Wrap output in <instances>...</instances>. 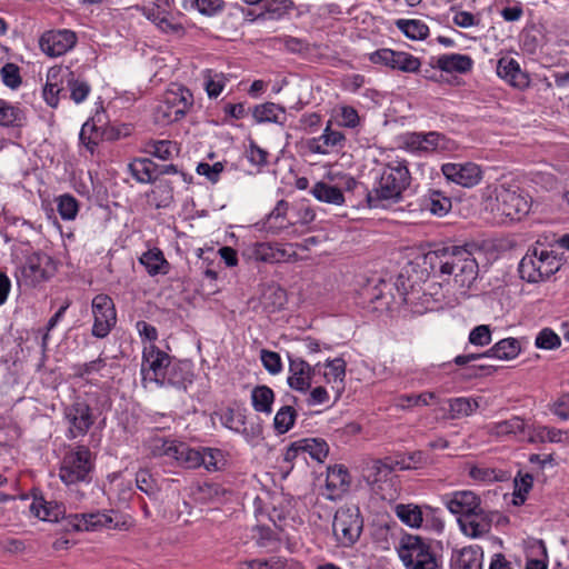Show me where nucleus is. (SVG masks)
<instances>
[{
  "label": "nucleus",
  "instance_id": "1",
  "mask_svg": "<svg viewBox=\"0 0 569 569\" xmlns=\"http://www.w3.org/2000/svg\"><path fill=\"white\" fill-rule=\"evenodd\" d=\"M411 180L410 171L405 161L395 166L388 163L377 186L367 191L366 202L370 209L385 208V201L398 203L402 199L403 191L409 187Z\"/></svg>",
  "mask_w": 569,
  "mask_h": 569
},
{
  "label": "nucleus",
  "instance_id": "2",
  "mask_svg": "<svg viewBox=\"0 0 569 569\" xmlns=\"http://www.w3.org/2000/svg\"><path fill=\"white\" fill-rule=\"evenodd\" d=\"M433 545L430 538L403 533L396 549L407 569H441V555L435 550Z\"/></svg>",
  "mask_w": 569,
  "mask_h": 569
},
{
  "label": "nucleus",
  "instance_id": "3",
  "mask_svg": "<svg viewBox=\"0 0 569 569\" xmlns=\"http://www.w3.org/2000/svg\"><path fill=\"white\" fill-rule=\"evenodd\" d=\"M560 266V260L553 254V251L533 247L520 260L518 272L522 280L538 283L555 274Z\"/></svg>",
  "mask_w": 569,
  "mask_h": 569
},
{
  "label": "nucleus",
  "instance_id": "4",
  "mask_svg": "<svg viewBox=\"0 0 569 569\" xmlns=\"http://www.w3.org/2000/svg\"><path fill=\"white\" fill-rule=\"evenodd\" d=\"M363 517L357 505H345L337 509L332 532L338 546L350 548L355 546L363 531Z\"/></svg>",
  "mask_w": 569,
  "mask_h": 569
},
{
  "label": "nucleus",
  "instance_id": "5",
  "mask_svg": "<svg viewBox=\"0 0 569 569\" xmlns=\"http://www.w3.org/2000/svg\"><path fill=\"white\" fill-rule=\"evenodd\" d=\"M94 465L91 459V451L84 445L77 446L73 450L68 451L62 460L59 476L66 485H73L77 482H89L91 480L90 473Z\"/></svg>",
  "mask_w": 569,
  "mask_h": 569
},
{
  "label": "nucleus",
  "instance_id": "6",
  "mask_svg": "<svg viewBox=\"0 0 569 569\" xmlns=\"http://www.w3.org/2000/svg\"><path fill=\"white\" fill-rule=\"evenodd\" d=\"M52 259L43 252H33L26 262L18 268L16 278L18 284L34 288L53 276Z\"/></svg>",
  "mask_w": 569,
  "mask_h": 569
},
{
  "label": "nucleus",
  "instance_id": "7",
  "mask_svg": "<svg viewBox=\"0 0 569 569\" xmlns=\"http://www.w3.org/2000/svg\"><path fill=\"white\" fill-rule=\"evenodd\" d=\"M492 210L511 221H519L528 214L530 203L521 193L501 186L496 189V203Z\"/></svg>",
  "mask_w": 569,
  "mask_h": 569
},
{
  "label": "nucleus",
  "instance_id": "8",
  "mask_svg": "<svg viewBox=\"0 0 569 569\" xmlns=\"http://www.w3.org/2000/svg\"><path fill=\"white\" fill-rule=\"evenodd\" d=\"M93 326L91 335L98 339L106 338L117 323V312L113 300L104 293L92 299Z\"/></svg>",
  "mask_w": 569,
  "mask_h": 569
},
{
  "label": "nucleus",
  "instance_id": "9",
  "mask_svg": "<svg viewBox=\"0 0 569 569\" xmlns=\"http://www.w3.org/2000/svg\"><path fill=\"white\" fill-rule=\"evenodd\" d=\"M63 415L69 423L67 438L70 440L87 435L96 420L90 405L80 398L67 406Z\"/></svg>",
  "mask_w": 569,
  "mask_h": 569
},
{
  "label": "nucleus",
  "instance_id": "10",
  "mask_svg": "<svg viewBox=\"0 0 569 569\" xmlns=\"http://www.w3.org/2000/svg\"><path fill=\"white\" fill-rule=\"evenodd\" d=\"M160 449L161 455L173 458L179 466L186 469L199 468L204 462L201 448H191L186 442L163 440Z\"/></svg>",
  "mask_w": 569,
  "mask_h": 569
},
{
  "label": "nucleus",
  "instance_id": "11",
  "mask_svg": "<svg viewBox=\"0 0 569 569\" xmlns=\"http://www.w3.org/2000/svg\"><path fill=\"white\" fill-rule=\"evenodd\" d=\"M77 43V36L71 30H51L44 32L39 40L41 50L49 57H60Z\"/></svg>",
  "mask_w": 569,
  "mask_h": 569
},
{
  "label": "nucleus",
  "instance_id": "12",
  "mask_svg": "<svg viewBox=\"0 0 569 569\" xmlns=\"http://www.w3.org/2000/svg\"><path fill=\"white\" fill-rule=\"evenodd\" d=\"M441 171L447 180L465 188L477 186L482 178L481 168L473 162L445 163Z\"/></svg>",
  "mask_w": 569,
  "mask_h": 569
},
{
  "label": "nucleus",
  "instance_id": "13",
  "mask_svg": "<svg viewBox=\"0 0 569 569\" xmlns=\"http://www.w3.org/2000/svg\"><path fill=\"white\" fill-rule=\"evenodd\" d=\"M194 375L190 362L172 360L169 367L163 371L159 387H171L179 391H187L188 387L192 385Z\"/></svg>",
  "mask_w": 569,
  "mask_h": 569
},
{
  "label": "nucleus",
  "instance_id": "14",
  "mask_svg": "<svg viewBox=\"0 0 569 569\" xmlns=\"http://www.w3.org/2000/svg\"><path fill=\"white\" fill-rule=\"evenodd\" d=\"M443 499L446 507L453 515L471 518L475 513H481V499L472 491H456Z\"/></svg>",
  "mask_w": 569,
  "mask_h": 569
},
{
  "label": "nucleus",
  "instance_id": "15",
  "mask_svg": "<svg viewBox=\"0 0 569 569\" xmlns=\"http://www.w3.org/2000/svg\"><path fill=\"white\" fill-rule=\"evenodd\" d=\"M222 425L236 432L241 433L246 440L252 441L262 436V426L260 423L246 426L247 417L244 410H234L228 407L221 416Z\"/></svg>",
  "mask_w": 569,
  "mask_h": 569
},
{
  "label": "nucleus",
  "instance_id": "16",
  "mask_svg": "<svg viewBox=\"0 0 569 569\" xmlns=\"http://www.w3.org/2000/svg\"><path fill=\"white\" fill-rule=\"evenodd\" d=\"M31 513L43 521L59 522L64 518L66 507L61 502L47 501L38 490L33 489V501L30 505Z\"/></svg>",
  "mask_w": 569,
  "mask_h": 569
},
{
  "label": "nucleus",
  "instance_id": "17",
  "mask_svg": "<svg viewBox=\"0 0 569 569\" xmlns=\"http://www.w3.org/2000/svg\"><path fill=\"white\" fill-rule=\"evenodd\" d=\"M142 360V372H144L146 365H148V369L152 372L150 380L158 385L161 376H163V371L171 363L172 358L166 351L151 345L149 348H144Z\"/></svg>",
  "mask_w": 569,
  "mask_h": 569
},
{
  "label": "nucleus",
  "instance_id": "18",
  "mask_svg": "<svg viewBox=\"0 0 569 569\" xmlns=\"http://www.w3.org/2000/svg\"><path fill=\"white\" fill-rule=\"evenodd\" d=\"M497 73L501 79L519 90H523L530 84L529 74L521 70L515 59L501 58L497 64Z\"/></svg>",
  "mask_w": 569,
  "mask_h": 569
},
{
  "label": "nucleus",
  "instance_id": "19",
  "mask_svg": "<svg viewBox=\"0 0 569 569\" xmlns=\"http://www.w3.org/2000/svg\"><path fill=\"white\" fill-rule=\"evenodd\" d=\"M473 60L471 57L461 53L442 54L440 57L431 58L429 67L437 68L447 73H467L471 71Z\"/></svg>",
  "mask_w": 569,
  "mask_h": 569
},
{
  "label": "nucleus",
  "instance_id": "20",
  "mask_svg": "<svg viewBox=\"0 0 569 569\" xmlns=\"http://www.w3.org/2000/svg\"><path fill=\"white\" fill-rule=\"evenodd\" d=\"M482 548L480 546H468L452 552L450 569H482Z\"/></svg>",
  "mask_w": 569,
  "mask_h": 569
},
{
  "label": "nucleus",
  "instance_id": "21",
  "mask_svg": "<svg viewBox=\"0 0 569 569\" xmlns=\"http://www.w3.org/2000/svg\"><path fill=\"white\" fill-rule=\"evenodd\" d=\"M63 69L61 67H52L47 73V82L42 89L44 101L51 108H57L60 94L64 91Z\"/></svg>",
  "mask_w": 569,
  "mask_h": 569
},
{
  "label": "nucleus",
  "instance_id": "22",
  "mask_svg": "<svg viewBox=\"0 0 569 569\" xmlns=\"http://www.w3.org/2000/svg\"><path fill=\"white\" fill-rule=\"evenodd\" d=\"M289 361V377L287 378V385L290 389L299 392H307L309 390V383L306 381V372L305 368V359L301 357L293 356L291 353L287 355Z\"/></svg>",
  "mask_w": 569,
  "mask_h": 569
},
{
  "label": "nucleus",
  "instance_id": "23",
  "mask_svg": "<svg viewBox=\"0 0 569 569\" xmlns=\"http://www.w3.org/2000/svg\"><path fill=\"white\" fill-rule=\"evenodd\" d=\"M139 261L144 266L150 276L167 274L170 269V263L164 258L163 252L158 248L150 249L142 253Z\"/></svg>",
  "mask_w": 569,
  "mask_h": 569
},
{
  "label": "nucleus",
  "instance_id": "24",
  "mask_svg": "<svg viewBox=\"0 0 569 569\" xmlns=\"http://www.w3.org/2000/svg\"><path fill=\"white\" fill-rule=\"evenodd\" d=\"M261 303L269 312L279 311L287 303V291L279 284H267L261 292Z\"/></svg>",
  "mask_w": 569,
  "mask_h": 569
},
{
  "label": "nucleus",
  "instance_id": "25",
  "mask_svg": "<svg viewBox=\"0 0 569 569\" xmlns=\"http://www.w3.org/2000/svg\"><path fill=\"white\" fill-rule=\"evenodd\" d=\"M63 81L67 83V88L70 91L69 98L77 104L83 102L90 91L91 87L86 80H81L76 77L74 72L69 68L63 69Z\"/></svg>",
  "mask_w": 569,
  "mask_h": 569
},
{
  "label": "nucleus",
  "instance_id": "26",
  "mask_svg": "<svg viewBox=\"0 0 569 569\" xmlns=\"http://www.w3.org/2000/svg\"><path fill=\"white\" fill-rule=\"evenodd\" d=\"M325 366L330 369L329 372H325L323 377L327 383L333 381L335 383H339L337 387V396L336 400H338L345 389V378H346V369L347 362L343 358L338 357L336 359H327Z\"/></svg>",
  "mask_w": 569,
  "mask_h": 569
},
{
  "label": "nucleus",
  "instance_id": "27",
  "mask_svg": "<svg viewBox=\"0 0 569 569\" xmlns=\"http://www.w3.org/2000/svg\"><path fill=\"white\" fill-rule=\"evenodd\" d=\"M289 209V203L281 199L277 202L273 210L266 217L263 221V229L267 232H271L273 234H278L281 230L287 228V223H284L286 214Z\"/></svg>",
  "mask_w": 569,
  "mask_h": 569
},
{
  "label": "nucleus",
  "instance_id": "28",
  "mask_svg": "<svg viewBox=\"0 0 569 569\" xmlns=\"http://www.w3.org/2000/svg\"><path fill=\"white\" fill-rule=\"evenodd\" d=\"M274 401L273 390L266 385H258L251 391V403L257 412L270 415Z\"/></svg>",
  "mask_w": 569,
  "mask_h": 569
},
{
  "label": "nucleus",
  "instance_id": "29",
  "mask_svg": "<svg viewBox=\"0 0 569 569\" xmlns=\"http://www.w3.org/2000/svg\"><path fill=\"white\" fill-rule=\"evenodd\" d=\"M143 151L160 160H170L174 153H179L180 148L176 141L151 139L146 142Z\"/></svg>",
  "mask_w": 569,
  "mask_h": 569
},
{
  "label": "nucleus",
  "instance_id": "30",
  "mask_svg": "<svg viewBox=\"0 0 569 569\" xmlns=\"http://www.w3.org/2000/svg\"><path fill=\"white\" fill-rule=\"evenodd\" d=\"M490 435L502 437L513 435L521 440L526 431V422L522 418L515 416L508 420L493 423L490 429Z\"/></svg>",
  "mask_w": 569,
  "mask_h": 569
},
{
  "label": "nucleus",
  "instance_id": "31",
  "mask_svg": "<svg viewBox=\"0 0 569 569\" xmlns=\"http://www.w3.org/2000/svg\"><path fill=\"white\" fill-rule=\"evenodd\" d=\"M24 120V112L19 107L0 99V127L20 128Z\"/></svg>",
  "mask_w": 569,
  "mask_h": 569
},
{
  "label": "nucleus",
  "instance_id": "32",
  "mask_svg": "<svg viewBox=\"0 0 569 569\" xmlns=\"http://www.w3.org/2000/svg\"><path fill=\"white\" fill-rule=\"evenodd\" d=\"M313 197L322 202L340 206L345 202V196L340 188L318 181L311 190Z\"/></svg>",
  "mask_w": 569,
  "mask_h": 569
},
{
  "label": "nucleus",
  "instance_id": "33",
  "mask_svg": "<svg viewBox=\"0 0 569 569\" xmlns=\"http://www.w3.org/2000/svg\"><path fill=\"white\" fill-rule=\"evenodd\" d=\"M423 206L428 208L432 214L443 217L451 210L452 202L442 191L429 190L428 196L423 200Z\"/></svg>",
  "mask_w": 569,
  "mask_h": 569
},
{
  "label": "nucleus",
  "instance_id": "34",
  "mask_svg": "<svg viewBox=\"0 0 569 569\" xmlns=\"http://www.w3.org/2000/svg\"><path fill=\"white\" fill-rule=\"evenodd\" d=\"M396 27L411 40H425L429 36V27L421 20L398 19Z\"/></svg>",
  "mask_w": 569,
  "mask_h": 569
},
{
  "label": "nucleus",
  "instance_id": "35",
  "mask_svg": "<svg viewBox=\"0 0 569 569\" xmlns=\"http://www.w3.org/2000/svg\"><path fill=\"white\" fill-rule=\"evenodd\" d=\"M411 271H416L412 264L405 268L396 280V289L399 295L402 297L403 302H407V296L410 293H419L420 292V283L416 279L412 278Z\"/></svg>",
  "mask_w": 569,
  "mask_h": 569
},
{
  "label": "nucleus",
  "instance_id": "36",
  "mask_svg": "<svg viewBox=\"0 0 569 569\" xmlns=\"http://www.w3.org/2000/svg\"><path fill=\"white\" fill-rule=\"evenodd\" d=\"M102 129L97 126L93 118L87 120L81 127L79 140L91 153L94 152L96 147L102 141V137H100Z\"/></svg>",
  "mask_w": 569,
  "mask_h": 569
},
{
  "label": "nucleus",
  "instance_id": "37",
  "mask_svg": "<svg viewBox=\"0 0 569 569\" xmlns=\"http://www.w3.org/2000/svg\"><path fill=\"white\" fill-rule=\"evenodd\" d=\"M157 209L168 208L173 202V186L169 180H159L149 194Z\"/></svg>",
  "mask_w": 569,
  "mask_h": 569
},
{
  "label": "nucleus",
  "instance_id": "38",
  "mask_svg": "<svg viewBox=\"0 0 569 569\" xmlns=\"http://www.w3.org/2000/svg\"><path fill=\"white\" fill-rule=\"evenodd\" d=\"M397 517L411 528H420L423 521L421 507L413 503H400L395 508Z\"/></svg>",
  "mask_w": 569,
  "mask_h": 569
},
{
  "label": "nucleus",
  "instance_id": "39",
  "mask_svg": "<svg viewBox=\"0 0 569 569\" xmlns=\"http://www.w3.org/2000/svg\"><path fill=\"white\" fill-rule=\"evenodd\" d=\"M178 103H180L179 109L176 111H163V121L164 122H174L183 118L188 111V109L193 104V96L191 91L184 87L178 88Z\"/></svg>",
  "mask_w": 569,
  "mask_h": 569
},
{
  "label": "nucleus",
  "instance_id": "40",
  "mask_svg": "<svg viewBox=\"0 0 569 569\" xmlns=\"http://www.w3.org/2000/svg\"><path fill=\"white\" fill-rule=\"evenodd\" d=\"M297 416L298 413L293 406H282L277 411L273 419V427L277 433L284 435L286 432H288L295 426Z\"/></svg>",
  "mask_w": 569,
  "mask_h": 569
},
{
  "label": "nucleus",
  "instance_id": "41",
  "mask_svg": "<svg viewBox=\"0 0 569 569\" xmlns=\"http://www.w3.org/2000/svg\"><path fill=\"white\" fill-rule=\"evenodd\" d=\"M154 162L149 158H136L129 163L132 177L141 183H153L152 171Z\"/></svg>",
  "mask_w": 569,
  "mask_h": 569
},
{
  "label": "nucleus",
  "instance_id": "42",
  "mask_svg": "<svg viewBox=\"0 0 569 569\" xmlns=\"http://www.w3.org/2000/svg\"><path fill=\"white\" fill-rule=\"evenodd\" d=\"M278 112L284 113L286 109L280 104L273 102H264L262 104L254 106V108L252 109V117L258 123H281L278 119Z\"/></svg>",
  "mask_w": 569,
  "mask_h": 569
},
{
  "label": "nucleus",
  "instance_id": "43",
  "mask_svg": "<svg viewBox=\"0 0 569 569\" xmlns=\"http://www.w3.org/2000/svg\"><path fill=\"white\" fill-rule=\"evenodd\" d=\"M201 456L203 457L204 460L202 466L208 471H220L226 469L228 465L226 453L221 449L202 447Z\"/></svg>",
  "mask_w": 569,
  "mask_h": 569
},
{
  "label": "nucleus",
  "instance_id": "44",
  "mask_svg": "<svg viewBox=\"0 0 569 569\" xmlns=\"http://www.w3.org/2000/svg\"><path fill=\"white\" fill-rule=\"evenodd\" d=\"M82 521L84 531H94L101 528H116L118 525L113 523V519L107 512H90L82 513Z\"/></svg>",
  "mask_w": 569,
  "mask_h": 569
},
{
  "label": "nucleus",
  "instance_id": "45",
  "mask_svg": "<svg viewBox=\"0 0 569 569\" xmlns=\"http://www.w3.org/2000/svg\"><path fill=\"white\" fill-rule=\"evenodd\" d=\"M533 485V476L531 473L522 475L518 472L513 480V505L521 506L527 499L528 492L531 490Z\"/></svg>",
  "mask_w": 569,
  "mask_h": 569
},
{
  "label": "nucleus",
  "instance_id": "46",
  "mask_svg": "<svg viewBox=\"0 0 569 569\" xmlns=\"http://www.w3.org/2000/svg\"><path fill=\"white\" fill-rule=\"evenodd\" d=\"M469 476L477 481L483 482H503L509 480L510 475L503 470H497L492 468H481L477 466H472L469 470Z\"/></svg>",
  "mask_w": 569,
  "mask_h": 569
},
{
  "label": "nucleus",
  "instance_id": "47",
  "mask_svg": "<svg viewBox=\"0 0 569 569\" xmlns=\"http://www.w3.org/2000/svg\"><path fill=\"white\" fill-rule=\"evenodd\" d=\"M421 138L423 139L425 151L451 150L455 144L451 139L437 131L426 132Z\"/></svg>",
  "mask_w": 569,
  "mask_h": 569
},
{
  "label": "nucleus",
  "instance_id": "48",
  "mask_svg": "<svg viewBox=\"0 0 569 569\" xmlns=\"http://www.w3.org/2000/svg\"><path fill=\"white\" fill-rule=\"evenodd\" d=\"M57 210L63 220L76 219L79 211V201L70 193L59 196L57 199Z\"/></svg>",
  "mask_w": 569,
  "mask_h": 569
},
{
  "label": "nucleus",
  "instance_id": "49",
  "mask_svg": "<svg viewBox=\"0 0 569 569\" xmlns=\"http://www.w3.org/2000/svg\"><path fill=\"white\" fill-rule=\"evenodd\" d=\"M479 405L473 399L468 398H455L449 401V411L452 419L460 418L462 416H470L478 409Z\"/></svg>",
  "mask_w": 569,
  "mask_h": 569
},
{
  "label": "nucleus",
  "instance_id": "50",
  "mask_svg": "<svg viewBox=\"0 0 569 569\" xmlns=\"http://www.w3.org/2000/svg\"><path fill=\"white\" fill-rule=\"evenodd\" d=\"M498 352V359H515L521 351V346L516 338H505L493 345V352Z\"/></svg>",
  "mask_w": 569,
  "mask_h": 569
},
{
  "label": "nucleus",
  "instance_id": "51",
  "mask_svg": "<svg viewBox=\"0 0 569 569\" xmlns=\"http://www.w3.org/2000/svg\"><path fill=\"white\" fill-rule=\"evenodd\" d=\"M392 470V467H389L381 460H373L367 463V467L363 469V479L368 485L372 486L381 480L382 472L387 477Z\"/></svg>",
  "mask_w": 569,
  "mask_h": 569
},
{
  "label": "nucleus",
  "instance_id": "52",
  "mask_svg": "<svg viewBox=\"0 0 569 569\" xmlns=\"http://www.w3.org/2000/svg\"><path fill=\"white\" fill-rule=\"evenodd\" d=\"M423 263L425 266L429 267L430 272H436L438 270L441 274H452V266L449 264L448 261H443L442 258H440L438 247L428 251L423 256Z\"/></svg>",
  "mask_w": 569,
  "mask_h": 569
},
{
  "label": "nucleus",
  "instance_id": "53",
  "mask_svg": "<svg viewBox=\"0 0 569 569\" xmlns=\"http://www.w3.org/2000/svg\"><path fill=\"white\" fill-rule=\"evenodd\" d=\"M307 445L305 452H308L310 457L318 461L323 462L329 453V446L322 438H305ZM305 447V445H302Z\"/></svg>",
  "mask_w": 569,
  "mask_h": 569
},
{
  "label": "nucleus",
  "instance_id": "54",
  "mask_svg": "<svg viewBox=\"0 0 569 569\" xmlns=\"http://www.w3.org/2000/svg\"><path fill=\"white\" fill-rule=\"evenodd\" d=\"M478 262L473 258V256L467 260L465 263H462L461 269L455 274L456 281H460V284L463 286H470L473 280H476L478 276Z\"/></svg>",
  "mask_w": 569,
  "mask_h": 569
},
{
  "label": "nucleus",
  "instance_id": "55",
  "mask_svg": "<svg viewBox=\"0 0 569 569\" xmlns=\"http://www.w3.org/2000/svg\"><path fill=\"white\" fill-rule=\"evenodd\" d=\"M350 475L348 469L342 465H335L328 468L327 487L337 488L349 485Z\"/></svg>",
  "mask_w": 569,
  "mask_h": 569
},
{
  "label": "nucleus",
  "instance_id": "56",
  "mask_svg": "<svg viewBox=\"0 0 569 569\" xmlns=\"http://www.w3.org/2000/svg\"><path fill=\"white\" fill-rule=\"evenodd\" d=\"M137 488L148 495L149 497L154 496L158 492L157 481L148 469H140L136 473Z\"/></svg>",
  "mask_w": 569,
  "mask_h": 569
},
{
  "label": "nucleus",
  "instance_id": "57",
  "mask_svg": "<svg viewBox=\"0 0 569 569\" xmlns=\"http://www.w3.org/2000/svg\"><path fill=\"white\" fill-rule=\"evenodd\" d=\"M458 523L461 531L471 538H478L488 532V523H480L475 519L460 517Z\"/></svg>",
  "mask_w": 569,
  "mask_h": 569
},
{
  "label": "nucleus",
  "instance_id": "58",
  "mask_svg": "<svg viewBox=\"0 0 569 569\" xmlns=\"http://www.w3.org/2000/svg\"><path fill=\"white\" fill-rule=\"evenodd\" d=\"M420 67L421 61L419 58L405 51H398L396 70L416 73L420 70Z\"/></svg>",
  "mask_w": 569,
  "mask_h": 569
},
{
  "label": "nucleus",
  "instance_id": "59",
  "mask_svg": "<svg viewBox=\"0 0 569 569\" xmlns=\"http://www.w3.org/2000/svg\"><path fill=\"white\" fill-rule=\"evenodd\" d=\"M199 492L202 495V499L211 501H221V499L232 493L231 490L219 483H203L199 487Z\"/></svg>",
  "mask_w": 569,
  "mask_h": 569
},
{
  "label": "nucleus",
  "instance_id": "60",
  "mask_svg": "<svg viewBox=\"0 0 569 569\" xmlns=\"http://www.w3.org/2000/svg\"><path fill=\"white\" fill-rule=\"evenodd\" d=\"M0 72L3 83L10 89H17L21 84L20 68L17 64L8 62L1 68Z\"/></svg>",
  "mask_w": 569,
  "mask_h": 569
},
{
  "label": "nucleus",
  "instance_id": "61",
  "mask_svg": "<svg viewBox=\"0 0 569 569\" xmlns=\"http://www.w3.org/2000/svg\"><path fill=\"white\" fill-rule=\"evenodd\" d=\"M561 343L559 336L550 328H543L536 338V347L539 349L551 350L558 348Z\"/></svg>",
  "mask_w": 569,
  "mask_h": 569
},
{
  "label": "nucleus",
  "instance_id": "62",
  "mask_svg": "<svg viewBox=\"0 0 569 569\" xmlns=\"http://www.w3.org/2000/svg\"><path fill=\"white\" fill-rule=\"evenodd\" d=\"M276 242H257L252 247V256L256 260L274 263Z\"/></svg>",
  "mask_w": 569,
  "mask_h": 569
},
{
  "label": "nucleus",
  "instance_id": "63",
  "mask_svg": "<svg viewBox=\"0 0 569 569\" xmlns=\"http://www.w3.org/2000/svg\"><path fill=\"white\" fill-rule=\"evenodd\" d=\"M260 359L264 369L269 373L277 375L282 370V362L278 352L262 349L260 352Z\"/></svg>",
  "mask_w": 569,
  "mask_h": 569
},
{
  "label": "nucleus",
  "instance_id": "64",
  "mask_svg": "<svg viewBox=\"0 0 569 569\" xmlns=\"http://www.w3.org/2000/svg\"><path fill=\"white\" fill-rule=\"evenodd\" d=\"M428 462V456L420 450L413 451L403 456L400 460L396 462L399 469H411L423 466Z\"/></svg>",
  "mask_w": 569,
  "mask_h": 569
}]
</instances>
